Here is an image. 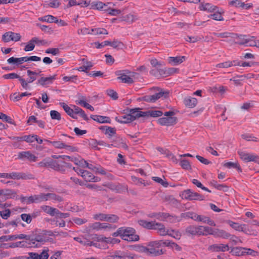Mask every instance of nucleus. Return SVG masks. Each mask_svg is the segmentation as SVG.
Returning <instances> with one entry per match:
<instances>
[{
    "label": "nucleus",
    "mask_w": 259,
    "mask_h": 259,
    "mask_svg": "<svg viewBox=\"0 0 259 259\" xmlns=\"http://www.w3.org/2000/svg\"><path fill=\"white\" fill-rule=\"evenodd\" d=\"M60 105L63 108L65 112L68 115H72V113H74V110L73 109L70 108L67 104L63 102L59 103Z\"/></svg>",
    "instance_id": "nucleus-46"
},
{
    "label": "nucleus",
    "mask_w": 259,
    "mask_h": 259,
    "mask_svg": "<svg viewBox=\"0 0 259 259\" xmlns=\"http://www.w3.org/2000/svg\"><path fill=\"white\" fill-rule=\"evenodd\" d=\"M110 4H111V3H103L102 2L98 1V2H94L91 4V8L94 9H97L100 11H104L105 9H104V7H107Z\"/></svg>",
    "instance_id": "nucleus-18"
},
{
    "label": "nucleus",
    "mask_w": 259,
    "mask_h": 259,
    "mask_svg": "<svg viewBox=\"0 0 259 259\" xmlns=\"http://www.w3.org/2000/svg\"><path fill=\"white\" fill-rule=\"evenodd\" d=\"M116 131L115 128L108 126L107 130L104 132V134L108 135L109 138H111L116 134Z\"/></svg>",
    "instance_id": "nucleus-52"
},
{
    "label": "nucleus",
    "mask_w": 259,
    "mask_h": 259,
    "mask_svg": "<svg viewBox=\"0 0 259 259\" xmlns=\"http://www.w3.org/2000/svg\"><path fill=\"white\" fill-rule=\"evenodd\" d=\"M91 118L94 120L101 123H110L111 122V120L109 117L101 116V115H91Z\"/></svg>",
    "instance_id": "nucleus-20"
},
{
    "label": "nucleus",
    "mask_w": 259,
    "mask_h": 259,
    "mask_svg": "<svg viewBox=\"0 0 259 259\" xmlns=\"http://www.w3.org/2000/svg\"><path fill=\"white\" fill-rule=\"evenodd\" d=\"M236 60L233 61H226L225 62L219 63L216 65L217 67L219 68H228L233 66V62H235Z\"/></svg>",
    "instance_id": "nucleus-50"
},
{
    "label": "nucleus",
    "mask_w": 259,
    "mask_h": 259,
    "mask_svg": "<svg viewBox=\"0 0 259 259\" xmlns=\"http://www.w3.org/2000/svg\"><path fill=\"white\" fill-rule=\"evenodd\" d=\"M138 224L143 228L149 230H154L155 227V221L148 222L144 220H140L138 221Z\"/></svg>",
    "instance_id": "nucleus-15"
},
{
    "label": "nucleus",
    "mask_w": 259,
    "mask_h": 259,
    "mask_svg": "<svg viewBox=\"0 0 259 259\" xmlns=\"http://www.w3.org/2000/svg\"><path fill=\"white\" fill-rule=\"evenodd\" d=\"M140 108H136L134 109L126 108V110L129 111V113L127 114V117H130V120L133 121L135 119L139 118L141 117H144L143 115H140L142 114V113L144 112L140 111Z\"/></svg>",
    "instance_id": "nucleus-8"
},
{
    "label": "nucleus",
    "mask_w": 259,
    "mask_h": 259,
    "mask_svg": "<svg viewBox=\"0 0 259 259\" xmlns=\"http://www.w3.org/2000/svg\"><path fill=\"white\" fill-rule=\"evenodd\" d=\"M50 116L52 119L60 120L61 119L60 113L56 110H51L50 111Z\"/></svg>",
    "instance_id": "nucleus-57"
},
{
    "label": "nucleus",
    "mask_w": 259,
    "mask_h": 259,
    "mask_svg": "<svg viewBox=\"0 0 259 259\" xmlns=\"http://www.w3.org/2000/svg\"><path fill=\"white\" fill-rule=\"evenodd\" d=\"M154 89L156 90V91H158V93L151 95L154 102H155L160 98H162L165 99L168 97L169 94V91H165L158 87L155 88Z\"/></svg>",
    "instance_id": "nucleus-10"
},
{
    "label": "nucleus",
    "mask_w": 259,
    "mask_h": 259,
    "mask_svg": "<svg viewBox=\"0 0 259 259\" xmlns=\"http://www.w3.org/2000/svg\"><path fill=\"white\" fill-rule=\"evenodd\" d=\"M106 93L113 100H117L118 98L117 93L113 90H107Z\"/></svg>",
    "instance_id": "nucleus-63"
},
{
    "label": "nucleus",
    "mask_w": 259,
    "mask_h": 259,
    "mask_svg": "<svg viewBox=\"0 0 259 259\" xmlns=\"http://www.w3.org/2000/svg\"><path fill=\"white\" fill-rule=\"evenodd\" d=\"M45 141L51 143L54 146L55 148L59 149L65 148L67 146V145L64 143L60 142V141H50L48 140H45Z\"/></svg>",
    "instance_id": "nucleus-41"
},
{
    "label": "nucleus",
    "mask_w": 259,
    "mask_h": 259,
    "mask_svg": "<svg viewBox=\"0 0 259 259\" xmlns=\"http://www.w3.org/2000/svg\"><path fill=\"white\" fill-rule=\"evenodd\" d=\"M167 215H166L164 219V220H166L171 223H175L176 222H180L181 219L180 217L176 216L175 215H171L168 213H166Z\"/></svg>",
    "instance_id": "nucleus-32"
},
{
    "label": "nucleus",
    "mask_w": 259,
    "mask_h": 259,
    "mask_svg": "<svg viewBox=\"0 0 259 259\" xmlns=\"http://www.w3.org/2000/svg\"><path fill=\"white\" fill-rule=\"evenodd\" d=\"M168 236L176 239H180L181 237V234L178 230H171L170 232H169Z\"/></svg>",
    "instance_id": "nucleus-60"
},
{
    "label": "nucleus",
    "mask_w": 259,
    "mask_h": 259,
    "mask_svg": "<svg viewBox=\"0 0 259 259\" xmlns=\"http://www.w3.org/2000/svg\"><path fill=\"white\" fill-rule=\"evenodd\" d=\"M110 46L112 47L113 48H120L122 49L124 46L123 44L118 40H114L112 42L110 41Z\"/></svg>",
    "instance_id": "nucleus-54"
},
{
    "label": "nucleus",
    "mask_w": 259,
    "mask_h": 259,
    "mask_svg": "<svg viewBox=\"0 0 259 259\" xmlns=\"http://www.w3.org/2000/svg\"><path fill=\"white\" fill-rule=\"evenodd\" d=\"M196 227L194 226H189L186 229L185 232L187 235H195L198 234Z\"/></svg>",
    "instance_id": "nucleus-37"
},
{
    "label": "nucleus",
    "mask_w": 259,
    "mask_h": 259,
    "mask_svg": "<svg viewBox=\"0 0 259 259\" xmlns=\"http://www.w3.org/2000/svg\"><path fill=\"white\" fill-rule=\"evenodd\" d=\"M20 200L22 203H26V204H30V203H33V196L32 195L27 197V196H24L23 195H21Z\"/></svg>",
    "instance_id": "nucleus-56"
},
{
    "label": "nucleus",
    "mask_w": 259,
    "mask_h": 259,
    "mask_svg": "<svg viewBox=\"0 0 259 259\" xmlns=\"http://www.w3.org/2000/svg\"><path fill=\"white\" fill-rule=\"evenodd\" d=\"M41 208L45 212L49 214L51 216L56 215L57 212H58V209L48 205H43Z\"/></svg>",
    "instance_id": "nucleus-28"
},
{
    "label": "nucleus",
    "mask_w": 259,
    "mask_h": 259,
    "mask_svg": "<svg viewBox=\"0 0 259 259\" xmlns=\"http://www.w3.org/2000/svg\"><path fill=\"white\" fill-rule=\"evenodd\" d=\"M21 37L20 33L9 31L3 35L2 39L6 42H9L10 40L18 41L20 40Z\"/></svg>",
    "instance_id": "nucleus-6"
},
{
    "label": "nucleus",
    "mask_w": 259,
    "mask_h": 259,
    "mask_svg": "<svg viewBox=\"0 0 259 259\" xmlns=\"http://www.w3.org/2000/svg\"><path fill=\"white\" fill-rule=\"evenodd\" d=\"M216 11L217 13L209 15L208 17L217 21L224 20L223 18L221 16V14L224 13V11H223L222 12H219V9L218 10V11Z\"/></svg>",
    "instance_id": "nucleus-42"
},
{
    "label": "nucleus",
    "mask_w": 259,
    "mask_h": 259,
    "mask_svg": "<svg viewBox=\"0 0 259 259\" xmlns=\"http://www.w3.org/2000/svg\"><path fill=\"white\" fill-rule=\"evenodd\" d=\"M198 221L203 222V223H207L210 226H215V224L213 221L211 220L209 218L201 215V219Z\"/></svg>",
    "instance_id": "nucleus-49"
},
{
    "label": "nucleus",
    "mask_w": 259,
    "mask_h": 259,
    "mask_svg": "<svg viewBox=\"0 0 259 259\" xmlns=\"http://www.w3.org/2000/svg\"><path fill=\"white\" fill-rule=\"evenodd\" d=\"M228 224L235 230L246 233V225L245 224L239 225L238 223L233 222L232 221H228Z\"/></svg>",
    "instance_id": "nucleus-19"
},
{
    "label": "nucleus",
    "mask_w": 259,
    "mask_h": 259,
    "mask_svg": "<svg viewBox=\"0 0 259 259\" xmlns=\"http://www.w3.org/2000/svg\"><path fill=\"white\" fill-rule=\"evenodd\" d=\"M166 215H167V214L165 212H153L148 215L149 218H156L158 220H160V218H162V219H161L162 221H164Z\"/></svg>",
    "instance_id": "nucleus-39"
},
{
    "label": "nucleus",
    "mask_w": 259,
    "mask_h": 259,
    "mask_svg": "<svg viewBox=\"0 0 259 259\" xmlns=\"http://www.w3.org/2000/svg\"><path fill=\"white\" fill-rule=\"evenodd\" d=\"M27 75L29 76V78L28 79V83H32L33 81L36 80V76L39 75V73H37L34 71H32L30 70H28L27 71Z\"/></svg>",
    "instance_id": "nucleus-34"
},
{
    "label": "nucleus",
    "mask_w": 259,
    "mask_h": 259,
    "mask_svg": "<svg viewBox=\"0 0 259 259\" xmlns=\"http://www.w3.org/2000/svg\"><path fill=\"white\" fill-rule=\"evenodd\" d=\"M242 250H244V247H234L231 248L230 252L235 256H242Z\"/></svg>",
    "instance_id": "nucleus-40"
},
{
    "label": "nucleus",
    "mask_w": 259,
    "mask_h": 259,
    "mask_svg": "<svg viewBox=\"0 0 259 259\" xmlns=\"http://www.w3.org/2000/svg\"><path fill=\"white\" fill-rule=\"evenodd\" d=\"M151 65L155 68L161 67L164 65L163 62L158 61L156 59H152L150 60Z\"/></svg>",
    "instance_id": "nucleus-61"
},
{
    "label": "nucleus",
    "mask_w": 259,
    "mask_h": 259,
    "mask_svg": "<svg viewBox=\"0 0 259 259\" xmlns=\"http://www.w3.org/2000/svg\"><path fill=\"white\" fill-rule=\"evenodd\" d=\"M38 20L39 21H42V22H47L49 23H53V22H54L55 21H57V17H55L51 15H48L45 16L44 17L39 18Z\"/></svg>",
    "instance_id": "nucleus-36"
},
{
    "label": "nucleus",
    "mask_w": 259,
    "mask_h": 259,
    "mask_svg": "<svg viewBox=\"0 0 259 259\" xmlns=\"http://www.w3.org/2000/svg\"><path fill=\"white\" fill-rule=\"evenodd\" d=\"M183 102L186 107L192 108L196 106L198 101L196 98L189 96L185 97Z\"/></svg>",
    "instance_id": "nucleus-17"
},
{
    "label": "nucleus",
    "mask_w": 259,
    "mask_h": 259,
    "mask_svg": "<svg viewBox=\"0 0 259 259\" xmlns=\"http://www.w3.org/2000/svg\"><path fill=\"white\" fill-rule=\"evenodd\" d=\"M0 177L17 180H33L35 179L34 176L31 174L16 172L10 174L0 173Z\"/></svg>",
    "instance_id": "nucleus-2"
},
{
    "label": "nucleus",
    "mask_w": 259,
    "mask_h": 259,
    "mask_svg": "<svg viewBox=\"0 0 259 259\" xmlns=\"http://www.w3.org/2000/svg\"><path fill=\"white\" fill-rule=\"evenodd\" d=\"M104 11L107 12L108 14L111 16H117L121 13V11L119 9L108 8L105 9Z\"/></svg>",
    "instance_id": "nucleus-48"
},
{
    "label": "nucleus",
    "mask_w": 259,
    "mask_h": 259,
    "mask_svg": "<svg viewBox=\"0 0 259 259\" xmlns=\"http://www.w3.org/2000/svg\"><path fill=\"white\" fill-rule=\"evenodd\" d=\"M172 242L169 240H161L158 241H154V243H152V246L154 247H164L167 246L171 247Z\"/></svg>",
    "instance_id": "nucleus-23"
},
{
    "label": "nucleus",
    "mask_w": 259,
    "mask_h": 259,
    "mask_svg": "<svg viewBox=\"0 0 259 259\" xmlns=\"http://www.w3.org/2000/svg\"><path fill=\"white\" fill-rule=\"evenodd\" d=\"M0 191L3 193V194H4L8 199L14 198L15 197H17V196L16 192L11 189H2L0 190Z\"/></svg>",
    "instance_id": "nucleus-29"
},
{
    "label": "nucleus",
    "mask_w": 259,
    "mask_h": 259,
    "mask_svg": "<svg viewBox=\"0 0 259 259\" xmlns=\"http://www.w3.org/2000/svg\"><path fill=\"white\" fill-rule=\"evenodd\" d=\"M51 239H46L42 234L37 235L35 237L31 236V239H30V242L28 244L29 245H33L35 247H38L41 244H43L45 242L50 241Z\"/></svg>",
    "instance_id": "nucleus-4"
},
{
    "label": "nucleus",
    "mask_w": 259,
    "mask_h": 259,
    "mask_svg": "<svg viewBox=\"0 0 259 259\" xmlns=\"http://www.w3.org/2000/svg\"><path fill=\"white\" fill-rule=\"evenodd\" d=\"M155 227L154 230H158L159 234L161 236L168 235L169 231L166 230L165 227L163 224L160 223H156L155 224Z\"/></svg>",
    "instance_id": "nucleus-25"
},
{
    "label": "nucleus",
    "mask_w": 259,
    "mask_h": 259,
    "mask_svg": "<svg viewBox=\"0 0 259 259\" xmlns=\"http://www.w3.org/2000/svg\"><path fill=\"white\" fill-rule=\"evenodd\" d=\"M223 166L228 168H235L239 172H242V169L238 162H227Z\"/></svg>",
    "instance_id": "nucleus-31"
},
{
    "label": "nucleus",
    "mask_w": 259,
    "mask_h": 259,
    "mask_svg": "<svg viewBox=\"0 0 259 259\" xmlns=\"http://www.w3.org/2000/svg\"><path fill=\"white\" fill-rule=\"evenodd\" d=\"M87 167L96 173H99L102 175H106V171L103 169V168L100 165H98V166L93 165L92 164H89L87 165Z\"/></svg>",
    "instance_id": "nucleus-26"
},
{
    "label": "nucleus",
    "mask_w": 259,
    "mask_h": 259,
    "mask_svg": "<svg viewBox=\"0 0 259 259\" xmlns=\"http://www.w3.org/2000/svg\"><path fill=\"white\" fill-rule=\"evenodd\" d=\"M77 104L82 106L83 107H85V108L89 109L91 111L94 110V108L92 106H91V105H90L89 104H88V103H87L86 102H85L83 100L78 101V102L77 103Z\"/></svg>",
    "instance_id": "nucleus-62"
},
{
    "label": "nucleus",
    "mask_w": 259,
    "mask_h": 259,
    "mask_svg": "<svg viewBox=\"0 0 259 259\" xmlns=\"http://www.w3.org/2000/svg\"><path fill=\"white\" fill-rule=\"evenodd\" d=\"M185 56H177L175 57H170L168 58L169 62L170 63H174V65H177L178 64L181 63L183 62L184 60L185 59Z\"/></svg>",
    "instance_id": "nucleus-33"
},
{
    "label": "nucleus",
    "mask_w": 259,
    "mask_h": 259,
    "mask_svg": "<svg viewBox=\"0 0 259 259\" xmlns=\"http://www.w3.org/2000/svg\"><path fill=\"white\" fill-rule=\"evenodd\" d=\"M163 112L160 110H148L142 113L141 115H143L144 117L151 116L152 117H158L162 115Z\"/></svg>",
    "instance_id": "nucleus-24"
},
{
    "label": "nucleus",
    "mask_w": 259,
    "mask_h": 259,
    "mask_svg": "<svg viewBox=\"0 0 259 259\" xmlns=\"http://www.w3.org/2000/svg\"><path fill=\"white\" fill-rule=\"evenodd\" d=\"M27 57L21 58H15L12 57L8 59L7 62L10 64H17L20 65L22 64L24 62H27Z\"/></svg>",
    "instance_id": "nucleus-21"
},
{
    "label": "nucleus",
    "mask_w": 259,
    "mask_h": 259,
    "mask_svg": "<svg viewBox=\"0 0 259 259\" xmlns=\"http://www.w3.org/2000/svg\"><path fill=\"white\" fill-rule=\"evenodd\" d=\"M157 121L161 125L171 126L177 123L178 118L177 117H164L159 118Z\"/></svg>",
    "instance_id": "nucleus-7"
},
{
    "label": "nucleus",
    "mask_w": 259,
    "mask_h": 259,
    "mask_svg": "<svg viewBox=\"0 0 259 259\" xmlns=\"http://www.w3.org/2000/svg\"><path fill=\"white\" fill-rule=\"evenodd\" d=\"M50 167L62 173H64L65 171V168H64L63 165L60 164L58 161L51 158L50 159Z\"/></svg>",
    "instance_id": "nucleus-13"
},
{
    "label": "nucleus",
    "mask_w": 259,
    "mask_h": 259,
    "mask_svg": "<svg viewBox=\"0 0 259 259\" xmlns=\"http://www.w3.org/2000/svg\"><path fill=\"white\" fill-rule=\"evenodd\" d=\"M52 157L55 159H58L59 158H64V157H67L69 160L73 162L76 165H79L82 167H87V165H89V164L87 161L83 159L79 160L75 157H71L67 155H53Z\"/></svg>",
    "instance_id": "nucleus-5"
},
{
    "label": "nucleus",
    "mask_w": 259,
    "mask_h": 259,
    "mask_svg": "<svg viewBox=\"0 0 259 259\" xmlns=\"http://www.w3.org/2000/svg\"><path fill=\"white\" fill-rule=\"evenodd\" d=\"M154 241H151L148 244L149 247V255L153 256H157L163 254L165 253V250L163 249H159L160 247H154L152 244Z\"/></svg>",
    "instance_id": "nucleus-11"
},
{
    "label": "nucleus",
    "mask_w": 259,
    "mask_h": 259,
    "mask_svg": "<svg viewBox=\"0 0 259 259\" xmlns=\"http://www.w3.org/2000/svg\"><path fill=\"white\" fill-rule=\"evenodd\" d=\"M107 220L105 221L109 222L110 223H116L119 220V217L115 214H107Z\"/></svg>",
    "instance_id": "nucleus-55"
},
{
    "label": "nucleus",
    "mask_w": 259,
    "mask_h": 259,
    "mask_svg": "<svg viewBox=\"0 0 259 259\" xmlns=\"http://www.w3.org/2000/svg\"><path fill=\"white\" fill-rule=\"evenodd\" d=\"M229 4L230 5L234 6L237 8H244V3H243L239 0L231 1Z\"/></svg>",
    "instance_id": "nucleus-59"
},
{
    "label": "nucleus",
    "mask_w": 259,
    "mask_h": 259,
    "mask_svg": "<svg viewBox=\"0 0 259 259\" xmlns=\"http://www.w3.org/2000/svg\"><path fill=\"white\" fill-rule=\"evenodd\" d=\"M0 119L9 123L15 125V121L10 116L0 112Z\"/></svg>",
    "instance_id": "nucleus-47"
},
{
    "label": "nucleus",
    "mask_w": 259,
    "mask_h": 259,
    "mask_svg": "<svg viewBox=\"0 0 259 259\" xmlns=\"http://www.w3.org/2000/svg\"><path fill=\"white\" fill-rule=\"evenodd\" d=\"M214 236L227 239L230 237L231 235L225 230L215 229Z\"/></svg>",
    "instance_id": "nucleus-27"
},
{
    "label": "nucleus",
    "mask_w": 259,
    "mask_h": 259,
    "mask_svg": "<svg viewBox=\"0 0 259 259\" xmlns=\"http://www.w3.org/2000/svg\"><path fill=\"white\" fill-rule=\"evenodd\" d=\"M183 197L189 200H203L205 197L198 193L192 191L191 189H187L182 192Z\"/></svg>",
    "instance_id": "nucleus-3"
},
{
    "label": "nucleus",
    "mask_w": 259,
    "mask_h": 259,
    "mask_svg": "<svg viewBox=\"0 0 259 259\" xmlns=\"http://www.w3.org/2000/svg\"><path fill=\"white\" fill-rule=\"evenodd\" d=\"M254 39L255 36H251L245 39L244 41H234V43L239 45H244L245 46L255 47L256 40H254Z\"/></svg>",
    "instance_id": "nucleus-14"
},
{
    "label": "nucleus",
    "mask_w": 259,
    "mask_h": 259,
    "mask_svg": "<svg viewBox=\"0 0 259 259\" xmlns=\"http://www.w3.org/2000/svg\"><path fill=\"white\" fill-rule=\"evenodd\" d=\"M192 183L196 185L197 187L202 189L203 190L207 191L208 192H211V191L207 189L206 187L203 186V185L199 182L198 180L196 179H193L192 181Z\"/></svg>",
    "instance_id": "nucleus-58"
},
{
    "label": "nucleus",
    "mask_w": 259,
    "mask_h": 259,
    "mask_svg": "<svg viewBox=\"0 0 259 259\" xmlns=\"http://www.w3.org/2000/svg\"><path fill=\"white\" fill-rule=\"evenodd\" d=\"M91 31L95 33V34H108L107 30L103 28H92Z\"/></svg>",
    "instance_id": "nucleus-53"
},
{
    "label": "nucleus",
    "mask_w": 259,
    "mask_h": 259,
    "mask_svg": "<svg viewBox=\"0 0 259 259\" xmlns=\"http://www.w3.org/2000/svg\"><path fill=\"white\" fill-rule=\"evenodd\" d=\"M46 197L47 198V200H48V198H50L51 199L61 202L63 201V198L55 193H47L46 194Z\"/></svg>",
    "instance_id": "nucleus-44"
},
{
    "label": "nucleus",
    "mask_w": 259,
    "mask_h": 259,
    "mask_svg": "<svg viewBox=\"0 0 259 259\" xmlns=\"http://www.w3.org/2000/svg\"><path fill=\"white\" fill-rule=\"evenodd\" d=\"M37 39L36 37H33L28 43V44L25 46L24 48V51L26 52H28L30 51H32L35 47V42H36V40Z\"/></svg>",
    "instance_id": "nucleus-35"
},
{
    "label": "nucleus",
    "mask_w": 259,
    "mask_h": 259,
    "mask_svg": "<svg viewBox=\"0 0 259 259\" xmlns=\"http://www.w3.org/2000/svg\"><path fill=\"white\" fill-rule=\"evenodd\" d=\"M80 172L81 176L84 179V180L87 182H90L92 180V177L93 175L89 172V171L84 170L83 171L81 172V171L79 170Z\"/></svg>",
    "instance_id": "nucleus-43"
},
{
    "label": "nucleus",
    "mask_w": 259,
    "mask_h": 259,
    "mask_svg": "<svg viewBox=\"0 0 259 259\" xmlns=\"http://www.w3.org/2000/svg\"><path fill=\"white\" fill-rule=\"evenodd\" d=\"M238 153L240 158L245 162L253 161L258 163L259 157L257 155L246 153L243 151H238Z\"/></svg>",
    "instance_id": "nucleus-9"
},
{
    "label": "nucleus",
    "mask_w": 259,
    "mask_h": 259,
    "mask_svg": "<svg viewBox=\"0 0 259 259\" xmlns=\"http://www.w3.org/2000/svg\"><path fill=\"white\" fill-rule=\"evenodd\" d=\"M31 95V93H28L27 92L22 93L20 94L15 93L13 95V100L14 101H18L22 97L26 96H30Z\"/></svg>",
    "instance_id": "nucleus-45"
},
{
    "label": "nucleus",
    "mask_w": 259,
    "mask_h": 259,
    "mask_svg": "<svg viewBox=\"0 0 259 259\" xmlns=\"http://www.w3.org/2000/svg\"><path fill=\"white\" fill-rule=\"evenodd\" d=\"M180 164L181 166L184 169L191 170V166L188 160L183 159L180 161Z\"/></svg>",
    "instance_id": "nucleus-51"
},
{
    "label": "nucleus",
    "mask_w": 259,
    "mask_h": 259,
    "mask_svg": "<svg viewBox=\"0 0 259 259\" xmlns=\"http://www.w3.org/2000/svg\"><path fill=\"white\" fill-rule=\"evenodd\" d=\"M229 249V246L227 244H214L209 246L208 247V250L212 252H225Z\"/></svg>",
    "instance_id": "nucleus-12"
},
{
    "label": "nucleus",
    "mask_w": 259,
    "mask_h": 259,
    "mask_svg": "<svg viewBox=\"0 0 259 259\" xmlns=\"http://www.w3.org/2000/svg\"><path fill=\"white\" fill-rule=\"evenodd\" d=\"M33 196V203H40L42 201H47V198L46 197V194L44 193H40L38 195H34Z\"/></svg>",
    "instance_id": "nucleus-30"
},
{
    "label": "nucleus",
    "mask_w": 259,
    "mask_h": 259,
    "mask_svg": "<svg viewBox=\"0 0 259 259\" xmlns=\"http://www.w3.org/2000/svg\"><path fill=\"white\" fill-rule=\"evenodd\" d=\"M50 159L51 158H48L43 159L42 161L38 163V165L40 167H50Z\"/></svg>",
    "instance_id": "nucleus-64"
},
{
    "label": "nucleus",
    "mask_w": 259,
    "mask_h": 259,
    "mask_svg": "<svg viewBox=\"0 0 259 259\" xmlns=\"http://www.w3.org/2000/svg\"><path fill=\"white\" fill-rule=\"evenodd\" d=\"M199 9L201 11L213 12L218 11L219 8L217 6L211 5L209 3H201L199 6Z\"/></svg>",
    "instance_id": "nucleus-16"
},
{
    "label": "nucleus",
    "mask_w": 259,
    "mask_h": 259,
    "mask_svg": "<svg viewBox=\"0 0 259 259\" xmlns=\"http://www.w3.org/2000/svg\"><path fill=\"white\" fill-rule=\"evenodd\" d=\"M122 239L127 241H137L140 239L139 236L136 234L135 229L131 227H122Z\"/></svg>",
    "instance_id": "nucleus-1"
},
{
    "label": "nucleus",
    "mask_w": 259,
    "mask_h": 259,
    "mask_svg": "<svg viewBox=\"0 0 259 259\" xmlns=\"http://www.w3.org/2000/svg\"><path fill=\"white\" fill-rule=\"evenodd\" d=\"M138 19L139 17L137 15H135L132 14H128L120 17V20L121 21H125L130 23H132L134 21L138 20Z\"/></svg>",
    "instance_id": "nucleus-22"
},
{
    "label": "nucleus",
    "mask_w": 259,
    "mask_h": 259,
    "mask_svg": "<svg viewBox=\"0 0 259 259\" xmlns=\"http://www.w3.org/2000/svg\"><path fill=\"white\" fill-rule=\"evenodd\" d=\"M117 79L121 80L122 83L131 84L134 82L133 79L126 74L117 77Z\"/></svg>",
    "instance_id": "nucleus-38"
}]
</instances>
